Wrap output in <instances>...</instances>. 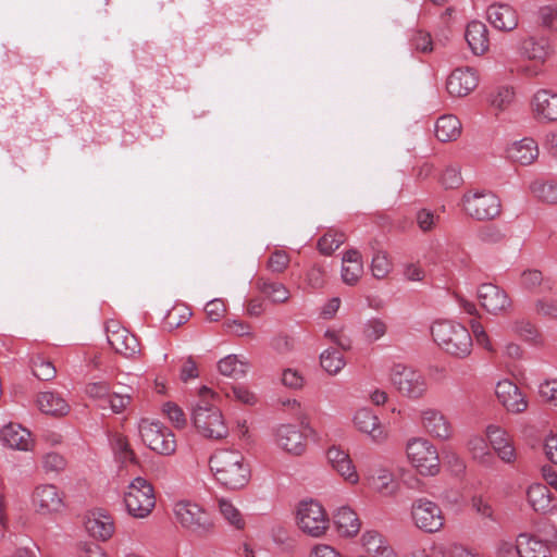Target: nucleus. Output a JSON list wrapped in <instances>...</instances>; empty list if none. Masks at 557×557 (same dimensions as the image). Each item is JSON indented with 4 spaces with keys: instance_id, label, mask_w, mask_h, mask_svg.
Wrapping results in <instances>:
<instances>
[{
    "instance_id": "1",
    "label": "nucleus",
    "mask_w": 557,
    "mask_h": 557,
    "mask_svg": "<svg viewBox=\"0 0 557 557\" xmlns=\"http://www.w3.org/2000/svg\"><path fill=\"white\" fill-rule=\"evenodd\" d=\"M209 467L216 482L227 490L244 488L251 479L250 463L237 449L215 450Z\"/></svg>"
},
{
    "instance_id": "2",
    "label": "nucleus",
    "mask_w": 557,
    "mask_h": 557,
    "mask_svg": "<svg viewBox=\"0 0 557 557\" xmlns=\"http://www.w3.org/2000/svg\"><path fill=\"white\" fill-rule=\"evenodd\" d=\"M199 400L191 410V422L197 432L207 438L221 440L228 434V428L221 410L213 405L219 397L208 386L198 389Z\"/></svg>"
},
{
    "instance_id": "3",
    "label": "nucleus",
    "mask_w": 557,
    "mask_h": 557,
    "mask_svg": "<svg viewBox=\"0 0 557 557\" xmlns=\"http://www.w3.org/2000/svg\"><path fill=\"white\" fill-rule=\"evenodd\" d=\"M431 333L435 343L447 354L466 358L472 350V337L469 330L453 320H440L433 323Z\"/></svg>"
},
{
    "instance_id": "4",
    "label": "nucleus",
    "mask_w": 557,
    "mask_h": 557,
    "mask_svg": "<svg viewBox=\"0 0 557 557\" xmlns=\"http://www.w3.org/2000/svg\"><path fill=\"white\" fill-rule=\"evenodd\" d=\"M406 455L409 463L422 476H435L441 471L437 448L428 438L416 436L406 443Z\"/></svg>"
},
{
    "instance_id": "5",
    "label": "nucleus",
    "mask_w": 557,
    "mask_h": 557,
    "mask_svg": "<svg viewBox=\"0 0 557 557\" xmlns=\"http://www.w3.org/2000/svg\"><path fill=\"white\" fill-rule=\"evenodd\" d=\"M295 520L302 533L314 539L324 536L330 528L326 510L313 499L302 500L297 505Z\"/></svg>"
},
{
    "instance_id": "6",
    "label": "nucleus",
    "mask_w": 557,
    "mask_h": 557,
    "mask_svg": "<svg viewBox=\"0 0 557 557\" xmlns=\"http://www.w3.org/2000/svg\"><path fill=\"white\" fill-rule=\"evenodd\" d=\"M124 504L132 517L147 518L156 506L153 486L141 476L135 478L124 493Z\"/></svg>"
},
{
    "instance_id": "7",
    "label": "nucleus",
    "mask_w": 557,
    "mask_h": 557,
    "mask_svg": "<svg viewBox=\"0 0 557 557\" xmlns=\"http://www.w3.org/2000/svg\"><path fill=\"white\" fill-rule=\"evenodd\" d=\"M138 431L143 442L162 456H172L177 448L174 433L160 421L140 419Z\"/></svg>"
},
{
    "instance_id": "8",
    "label": "nucleus",
    "mask_w": 557,
    "mask_h": 557,
    "mask_svg": "<svg viewBox=\"0 0 557 557\" xmlns=\"http://www.w3.org/2000/svg\"><path fill=\"white\" fill-rule=\"evenodd\" d=\"M391 381L398 393L408 399L418 400L428 393L429 385L425 375L401 363L393 367Z\"/></svg>"
},
{
    "instance_id": "9",
    "label": "nucleus",
    "mask_w": 557,
    "mask_h": 557,
    "mask_svg": "<svg viewBox=\"0 0 557 557\" xmlns=\"http://www.w3.org/2000/svg\"><path fill=\"white\" fill-rule=\"evenodd\" d=\"M462 210L478 221L493 220L502 212L500 199L490 190H471L461 199Z\"/></svg>"
},
{
    "instance_id": "10",
    "label": "nucleus",
    "mask_w": 557,
    "mask_h": 557,
    "mask_svg": "<svg viewBox=\"0 0 557 557\" xmlns=\"http://www.w3.org/2000/svg\"><path fill=\"white\" fill-rule=\"evenodd\" d=\"M410 518L413 525L424 533H437L445 527V516L441 506L426 497L412 502Z\"/></svg>"
},
{
    "instance_id": "11",
    "label": "nucleus",
    "mask_w": 557,
    "mask_h": 557,
    "mask_svg": "<svg viewBox=\"0 0 557 557\" xmlns=\"http://www.w3.org/2000/svg\"><path fill=\"white\" fill-rule=\"evenodd\" d=\"M275 446L292 457H301L308 448L307 435L293 423H281L273 430Z\"/></svg>"
},
{
    "instance_id": "12",
    "label": "nucleus",
    "mask_w": 557,
    "mask_h": 557,
    "mask_svg": "<svg viewBox=\"0 0 557 557\" xmlns=\"http://www.w3.org/2000/svg\"><path fill=\"white\" fill-rule=\"evenodd\" d=\"M173 512L176 521L191 532L205 533L212 527L209 513L198 504L190 500L175 503Z\"/></svg>"
},
{
    "instance_id": "13",
    "label": "nucleus",
    "mask_w": 557,
    "mask_h": 557,
    "mask_svg": "<svg viewBox=\"0 0 557 557\" xmlns=\"http://www.w3.org/2000/svg\"><path fill=\"white\" fill-rule=\"evenodd\" d=\"M418 424L429 436L448 441L453 437L454 428L448 417L434 407H423L418 413Z\"/></svg>"
},
{
    "instance_id": "14",
    "label": "nucleus",
    "mask_w": 557,
    "mask_h": 557,
    "mask_svg": "<svg viewBox=\"0 0 557 557\" xmlns=\"http://www.w3.org/2000/svg\"><path fill=\"white\" fill-rule=\"evenodd\" d=\"M106 333L108 343L115 352L125 358H135L140 354V344L137 337L119 321L109 320L106 323Z\"/></svg>"
},
{
    "instance_id": "15",
    "label": "nucleus",
    "mask_w": 557,
    "mask_h": 557,
    "mask_svg": "<svg viewBox=\"0 0 557 557\" xmlns=\"http://www.w3.org/2000/svg\"><path fill=\"white\" fill-rule=\"evenodd\" d=\"M476 296L481 307L491 314H506L512 308L509 295L498 285L482 283L478 287Z\"/></svg>"
},
{
    "instance_id": "16",
    "label": "nucleus",
    "mask_w": 557,
    "mask_h": 557,
    "mask_svg": "<svg viewBox=\"0 0 557 557\" xmlns=\"http://www.w3.org/2000/svg\"><path fill=\"white\" fill-rule=\"evenodd\" d=\"M32 505L40 516L55 515L65 507L64 495L53 484H40L32 494Z\"/></svg>"
},
{
    "instance_id": "17",
    "label": "nucleus",
    "mask_w": 557,
    "mask_h": 557,
    "mask_svg": "<svg viewBox=\"0 0 557 557\" xmlns=\"http://www.w3.org/2000/svg\"><path fill=\"white\" fill-rule=\"evenodd\" d=\"M485 437L496 456L507 465L518 460V453L511 435L498 424H488L485 428Z\"/></svg>"
},
{
    "instance_id": "18",
    "label": "nucleus",
    "mask_w": 557,
    "mask_h": 557,
    "mask_svg": "<svg viewBox=\"0 0 557 557\" xmlns=\"http://www.w3.org/2000/svg\"><path fill=\"white\" fill-rule=\"evenodd\" d=\"M326 461L330 468L347 484L357 485L360 482V475L357 467L348 451L342 447L333 445L326 450Z\"/></svg>"
},
{
    "instance_id": "19",
    "label": "nucleus",
    "mask_w": 557,
    "mask_h": 557,
    "mask_svg": "<svg viewBox=\"0 0 557 557\" xmlns=\"http://www.w3.org/2000/svg\"><path fill=\"white\" fill-rule=\"evenodd\" d=\"M517 51L522 58L543 64L553 54V47L545 36L527 35L518 40Z\"/></svg>"
},
{
    "instance_id": "20",
    "label": "nucleus",
    "mask_w": 557,
    "mask_h": 557,
    "mask_svg": "<svg viewBox=\"0 0 557 557\" xmlns=\"http://www.w3.org/2000/svg\"><path fill=\"white\" fill-rule=\"evenodd\" d=\"M533 117L541 123L557 121V92L552 89L541 88L536 90L530 102Z\"/></svg>"
},
{
    "instance_id": "21",
    "label": "nucleus",
    "mask_w": 557,
    "mask_h": 557,
    "mask_svg": "<svg viewBox=\"0 0 557 557\" xmlns=\"http://www.w3.org/2000/svg\"><path fill=\"white\" fill-rule=\"evenodd\" d=\"M479 85V75L472 67L455 69L446 81V89L453 97H466Z\"/></svg>"
},
{
    "instance_id": "22",
    "label": "nucleus",
    "mask_w": 557,
    "mask_h": 557,
    "mask_svg": "<svg viewBox=\"0 0 557 557\" xmlns=\"http://www.w3.org/2000/svg\"><path fill=\"white\" fill-rule=\"evenodd\" d=\"M495 394L498 401L509 412L520 413L528 407L525 396L520 388L509 380L499 381L496 384Z\"/></svg>"
},
{
    "instance_id": "23",
    "label": "nucleus",
    "mask_w": 557,
    "mask_h": 557,
    "mask_svg": "<svg viewBox=\"0 0 557 557\" xmlns=\"http://www.w3.org/2000/svg\"><path fill=\"white\" fill-rule=\"evenodd\" d=\"M540 154L539 145L532 137H524L515 140L506 148V157L513 163L530 165L534 163Z\"/></svg>"
},
{
    "instance_id": "24",
    "label": "nucleus",
    "mask_w": 557,
    "mask_h": 557,
    "mask_svg": "<svg viewBox=\"0 0 557 557\" xmlns=\"http://www.w3.org/2000/svg\"><path fill=\"white\" fill-rule=\"evenodd\" d=\"M488 22L498 30H513L519 23L517 11L507 3H493L487 8Z\"/></svg>"
},
{
    "instance_id": "25",
    "label": "nucleus",
    "mask_w": 557,
    "mask_h": 557,
    "mask_svg": "<svg viewBox=\"0 0 557 557\" xmlns=\"http://www.w3.org/2000/svg\"><path fill=\"white\" fill-rule=\"evenodd\" d=\"M255 286L257 290L273 305L286 304L292 297L290 290L285 284L270 277H257Z\"/></svg>"
},
{
    "instance_id": "26",
    "label": "nucleus",
    "mask_w": 557,
    "mask_h": 557,
    "mask_svg": "<svg viewBox=\"0 0 557 557\" xmlns=\"http://www.w3.org/2000/svg\"><path fill=\"white\" fill-rule=\"evenodd\" d=\"M0 438L4 445L12 449L29 450L33 446L30 432L20 424L10 423L0 432Z\"/></svg>"
},
{
    "instance_id": "27",
    "label": "nucleus",
    "mask_w": 557,
    "mask_h": 557,
    "mask_svg": "<svg viewBox=\"0 0 557 557\" xmlns=\"http://www.w3.org/2000/svg\"><path fill=\"white\" fill-rule=\"evenodd\" d=\"M354 423L360 432L368 434L373 441H382L386 437L377 416L368 408L356 412Z\"/></svg>"
},
{
    "instance_id": "28",
    "label": "nucleus",
    "mask_w": 557,
    "mask_h": 557,
    "mask_svg": "<svg viewBox=\"0 0 557 557\" xmlns=\"http://www.w3.org/2000/svg\"><path fill=\"white\" fill-rule=\"evenodd\" d=\"M368 486L384 497L395 496L399 490L394 474L386 468H380L375 474L367 475Z\"/></svg>"
},
{
    "instance_id": "29",
    "label": "nucleus",
    "mask_w": 557,
    "mask_h": 557,
    "mask_svg": "<svg viewBox=\"0 0 557 557\" xmlns=\"http://www.w3.org/2000/svg\"><path fill=\"white\" fill-rule=\"evenodd\" d=\"M527 499L529 505L536 512L547 513L553 511L555 508L550 491L546 485L541 483H535L529 486L527 491Z\"/></svg>"
},
{
    "instance_id": "30",
    "label": "nucleus",
    "mask_w": 557,
    "mask_h": 557,
    "mask_svg": "<svg viewBox=\"0 0 557 557\" xmlns=\"http://www.w3.org/2000/svg\"><path fill=\"white\" fill-rule=\"evenodd\" d=\"M461 122L454 114H444L435 122L434 134L441 143L457 140L461 136Z\"/></svg>"
},
{
    "instance_id": "31",
    "label": "nucleus",
    "mask_w": 557,
    "mask_h": 557,
    "mask_svg": "<svg viewBox=\"0 0 557 557\" xmlns=\"http://www.w3.org/2000/svg\"><path fill=\"white\" fill-rule=\"evenodd\" d=\"M86 531L95 539L109 540L114 532L113 519L101 512H92L85 520Z\"/></svg>"
},
{
    "instance_id": "32",
    "label": "nucleus",
    "mask_w": 557,
    "mask_h": 557,
    "mask_svg": "<svg viewBox=\"0 0 557 557\" xmlns=\"http://www.w3.org/2000/svg\"><path fill=\"white\" fill-rule=\"evenodd\" d=\"M334 524L338 534L343 537H352L357 535L361 528V522L357 513L349 507H341L334 515Z\"/></svg>"
},
{
    "instance_id": "33",
    "label": "nucleus",
    "mask_w": 557,
    "mask_h": 557,
    "mask_svg": "<svg viewBox=\"0 0 557 557\" xmlns=\"http://www.w3.org/2000/svg\"><path fill=\"white\" fill-rule=\"evenodd\" d=\"M37 405L41 412L51 416H65L70 411L67 401L55 392H44L37 397Z\"/></svg>"
},
{
    "instance_id": "34",
    "label": "nucleus",
    "mask_w": 557,
    "mask_h": 557,
    "mask_svg": "<svg viewBox=\"0 0 557 557\" xmlns=\"http://www.w3.org/2000/svg\"><path fill=\"white\" fill-rule=\"evenodd\" d=\"M363 273L361 255L357 250H348L343 257L342 278L347 285H355Z\"/></svg>"
},
{
    "instance_id": "35",
    "label": "nucleus",
    "mask_w": 557,
    "mask_h": 557,
    "mask_svg": "<svg viewBox=\"0 0 557 557\" xmlns=\"http://www.w3.org/2000/svg\"><path fill=\"white\" fill-rule=\"evenodd\" d=\"M465 36L470 49L474 54H482L487 50V28L482 22H470L467 26Z\"/></svg>"
},
{
    "instance_id": "36",
    "label": "nucleus",
    "mask_w": 557,
    "mask_h": 557,
    "mask_svg": "<svg viewBox=\"0 0 557 557\" xmlns=\"http://www.w3.org/2000/svg\"><path fill=\"white\" fill-rule=\"evenodd\" d=\"M520 557H549V548L546 542L536 536L519 534Z\"/></svg>"
},
{
    "instance_id": "37",
    "label": "nucleus",
    "mask_w": 557,
    "mask_h": 557,
    "mask_svg": "<svg viewBox=\"0 0 557 557\" xmlns=\"http://www.w3.org/2000/svg\"><path fill=\"white\" fill-rule=\"evenodd\" d=\"M362 546L370 554L384 557H395L394 550L386 544V541L377 531H366L361 536Z\"/></svg>"
},
{
    "instance_id": "38",
    "label": "nucleus",
    "mask_w": 557,
    "mask_h": 557,
    "mask_svg": "<svg viewBox=\"0 0 557 557\" xmlns=\"http://www.w3.org/2000/svg\"><path fill=\"white\" fill-rule=\"evenodd\" d=\"M248 362L244 357L228 355L222 358L218 363V369L222 375L233 379H242L248 371Z\"/></svg>"
},
{
    "instance_id": "39",
    "label": "nucleus",
    "mask_w": 557,
    "mask_h": 557,
    "mask_svg": "<svg viewBox=\"0 0 557 557\" xmlns=\"http://www.w3.org/2000/svg\"><path fill=\"white\" fill-rule=\"evenodd\" d=\"M467 449L472 458L482 465H490L493 454L490 450L488 442L481 435H472L467 442Z\"/></svg>"
},
{
    "instance_id": "40",
    "label": "nucleus",
    "mask_w": 557,
    "mask_h": 557,
    "mask_svg": "<svg viewBox=\"0 0 557 557\" xmlns=\"http://www.w3.org/2000/svg\"><path fill=\"white\" fill-rule=\"evenodd\" d=\"M520 283L523 288L535 292H550L554 287V283L549 278H544L543 274L539 270H525L521 273Z\"/></svg>"
},
{
    "instance_id": "41",
    "label": "nucleus",
    "mask_w": 557,
    "mask_h": 557,
    "mask_svg": "<svg viewBox=\"0 0 557 557\" xmlns=\"http://www.w3.org/2000/svg\"><path fill=\"white\" fill-rule=\"evenodd\" d=\"M387 323L377 317L368 319L361 329V334L367 343H375L387 333Z\"/></svg>"
},
{
    "instance_id": "42",
    "label": "nucleus",
    "mask_w": 557,
    "mask_h": 557,
    "mask_svg": "<svg viewBox=\"0 0 557 557\" xmlns=\"http://www.w3.org/2000/svg\"><path fill=\"white\" fill-rule=\"evenodd\" d=\"M530 191L539 200L549 203H557V182L555 181H535L530 184Z\"/></svg>"
},
{
    "instance_id": "43",
    "label": "nucleus",
    "mask_w": 557,
    "mask_h": 557,
    "mask_svg": "<svg viewBox=\"0 0 557 557\" xmlns=\"http://www.w3.org/2000/svg\"><path fill=\"white\" fill-rule=\"evenodd\" d=\"M406 557H453L451 546L431 541L424 546L416 547Z\"/></svg>"
},
{
    "instance_id": "44",
    "label": "nucleus",
    "mask_w": 557,
    "mask_h": 557,
    "mask_svg": "<svg viewBox=\"0 0 557 557\" xmlns=\"http://www.w3.org/2000/svg\"><path fill=\"white\" fill-rule=\"evenodd\" d=\"M321 367L331 375L337 374L346 364L343 354L334 348H327L320 356Z\"/></svg>"
},
{
    "instance_id": "45",
    "label": "nucleus",
    "mask_w": 557,
    "mask_h": 557,
    "mask_svg": "<svg viewBox=\"0 0 557 557\" xmlns=\"http://www.w3.org/2000/svg\"><path fill=\"white\" fill-rule=\"evenodd\" d=\"M219 510L222 517L235 529L243 530L245 520L238 508L228 499L221 498L219 500Z\"/></svg>"
},
{
    "instance_id": "46",
    "label": "nucleus",
    "mask_w": 557,
    "mask_h": 557,
    "mask_svg": "<svg viewBox=\"0 0 557 557\" xmlns=\"http://www.w3.org/2000/svg\"><path fill=\"white\" fill-rule=\"evenodd\" d=\"M515 100V91L511 87L503 86L491 92L490 104L498 110L504 111L510 107Z\"/></svg>"
},
{
    "instance_id": "47",
    "label": "nucleus",
    "mask_w": 557,
    "mask_h": 557,
    "mask_svg": "<svg viewBox=\"0 0 557 557\" xmlns=\"http://www.w3.org/2000/svg\"><path fill=\"white\" fill-rule=\"evenodd\" d=\"M344 233L330 231L318 240V249L325 256L332 255L345 242Z\"/></svg>"
},
{
    "instance_id": "48",
    "label": "nucleus",
    "mask_w": 557,
    "mask_h": 557,
    "mask_svg": "<svg viewBox=\"0 0 557 557\" xmlns=\"http://www.w3.org/2000/svg\"><path fill=\"white\" fill-rule=\"evenodd\" d=\"M370 269L375 278L382 280L389 274L393 264L385 251H376L372 257Z\"/></svg>"
},
{
    "instance_id": "49",
    "label": "nucleus",
    "mask_w": 557,
    "mask_h": 557,
    "mask_svg": "<svg viewBox=\"0 0 557 557\" xmlns=\"http://www.w3.org/2000/svg\"><path fill=\"white\" fill-rule=\"evenodd\" d=\"M85 393L89 398L97 401L100 409H104V401L110 393V384L106 381L88 383Z\"/></svg>"
},
{
    "instance_id": "50",
    "label": "nucleus",
    "mask_w": 557,
    "mask_h": 557,
    "mask_svg": "<svg viewBox=\"0 0 557 557\" xmlns=\"http://www.w3.org/2000/svg\"><path fill=\"white\" fill-rule=\"evenodd\" d=\"M289 262V255L285 250L275 249L271 252L265 267L271 273L281 274L288 268Z\"/></svg>"
},
{
    "instance_id": "51",
    "label": "nucleus",
    "mask_w": 557,
    "mask_h": 557,
    "mask_svg": "<svg viewBox=\"0 0 557 557\" xmlns=\"http://www.w3.org/2000/svg\"><path fill=\"white\" fill-rule=\"evenodd\" d=\"M32 369L34 375L42 381H50L57 374L55 367L52 364V362L44 359L40 356H37L32 360Z\"/></svg>"
},
{
    "instance_id": "52",
    "label": "nucleus",
    "mask_w": 557,
    "mask_h": 557,
    "mask_svg": "<svg viewBox=\"0 0 557 557\" xmlns=\"http://www.w3.org/2000/svg\"><path fill=\"white\" fill-rule=\"evenodd\" d=\"M537 392L544 403L557 407V379L547 377L543 380Z\"/></svg>"
},
{
    "instance_id": "53",
    "label": "nucleus",
    "mask_w": 557,
    "mask_h": 557,
    "mask_svg": "<svg viewBox=\"0 0 557 557\" xmlns=\"http://www.w3.org/2000/svg\"><path fill=\"white\" fill-rule=\"evenodd\" d=\"M191 317L190 310L182 305L174 306L165 315V324L170 329H176L186 323Z\"/></svg>"
},
{
    "instance_id": "54",
    "label": "nucleus",
    "mask_w": 557,
    "mask_h": 557,
    "mask_svg": "<svg viewBox=\"0 0 557 557\" xmlns=\"http://www.w3.org/2000/svg\"><path fill=\"white\" fill-rule=\"evenodd\" d=\"M162 412L173 423L176 429H183L186 426L187 419L181 407L176 404L168 401L162 406Z\"/></svg>"
},
{
    "instance_id": "55",
    "label": "nucleus",
    "mask_w": 557,
    "mask_h": 557,
    "mask_svg": "<svg viewBox=\"0 0 557 557\" xmlns=\"http://www.w3.org/2000/svg\"><path fill=\"white\" fill-rule=\"evenodd\" d=\"M223 327L226 333L240 336V337H250L255 338V333L252 331V327L249 323L243 321V320H226L223 323Z\"/></svg>"
},
{
    "instance_id": "56",
    "label": "nucleus",
    "mask_w": 557,
    "mask_h": 557,
    "mask_svg": "<svg viewBox=\"0 0 557 557\" xmlns=\"http://www.w3.org/2000/svg\"><path fill=\"white\" fill-rule=\"evenodd\" d=\"M230 398H233L244 405L253 406L258 401L257 395L250 391L247 386L235 385L232 387L231 393L227 394Z\"/></svg>"
},
{
    "instance_id": "57",
    "label": "nucleus",
    "mask_w": 557,
    "mask_h": 557,
    "mask_svg": "<svg viewBox=\"0 0 557 557\" xmlns=\"http://www.w3.org/2000/svg\"><path fill=\"white\" fill-rule=\"evenodd\" d=\"M131 404V397L126 394L109 393L104 401V409H110L113 413L122 412Z\"/></svg>"
},
{
    "instance_id": "58",
    "label": "nucleus",
    "mask_w": 557,
    "mask_h": 557,
    "mask_svg": "<svg viewBox=\"0 0 557 557\" xmlns=\"http://www.w3.org/2000/svg\"><path fill=\"white\" fill-rule=\"evenodd\" d=\"M66 467L65 458L54 451L47 453L42 456V468L46 472H60Z\"/></svg>"
},
{
    "instance_id": "59",
    "label": "nucleus",
    "mask_w": 557,
    "mask_h": 557,
    "mask_svg": "<svg viewBox=\"0 0 557 557\" xmlns=\"http://www.w3.org/2000/svg\"><path fill=\"white\" fill-rule=\"evenodd\" d=\"M535 312L540 315L557 319V299L543 297L534 304Z\"/></svg>"
},
{
    "instance_id": "60",
    "label": "nucleus",
    "mask_w": 557,
    "mask_h": 557,
    "mask_svg": "<svg viewBox=\"0 0 557 557\" xmlns=\"http://www.w3.org/2000/svg\"><path fill=\"white\" fill-rule=\"evenodd\" d=\"M207 320L210 322L220 321L226 313V306L222 299H212L205 306Z\"/></svg>"
},
{
    "instance_id": "61",
    "label": "nucleus",
    "mask_w": 557,
    "mask_h": 557,
    "mask_svg": "<svg viewBox=\"0 0 557 557\" xmlns=\"http://www.w3.org/2000/svg\"><path fill=\"white\" fill-rule=\"evenodd\" d=\"M441 184L445 188H457L462 183L460 169L458 166H447L441 175Z\"/></svg>"
},
{
    "instance_id": "62",
    "label": "nucleus",
    "mask_w": 557,
    "mask_h": 557,
    "mask_svg": "<svg viewBox=\"0 0 557 557\" xmlns=\"http://www.w3.org/2000/svg\"><path fill=\"white\" fill-rule=\"evenodd\" d=\"M497 557H520L519 536L516 542L502 540L496 547Z\"/></svg>"
},
{
    "instance_id": "63",
    "label": "nucleus",
    "mask_w": 557,
    "mask_h": 557,
    "mask_svg": "<svg viewBox=\"0 0 557 557\" xmlns=\"http://www.w3.org/2000/svg\"><path fill=\"white\" fill-rule=\"evenodd\" d=\"M543 450L546 458L557 465V433L549 431L543 438Z\"/></svg>"
},
{
    "instance_id": "64",
    "label": "nucleus",
    "mask_w": 557,
    "mask_h": 557,
    "mask_svg": "<svg viewBox=\"0 0 557 557\" xmlns=\"http://www.w3.org/2000/svg\"><path fill=\"white\" fill-rule=\"evenodd\" d=\"M539 16L544 26L557 29V5L542 7Z\"/></svg>"
}]
</instances>
